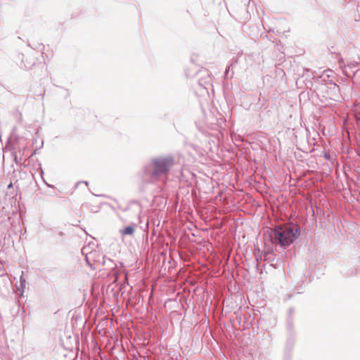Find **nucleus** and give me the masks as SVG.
Wrapping results in <instances>:
<instances>
[{"mask_svg":"<svg viewBox=\"0 0 360 360\" xmlns=\"http://www.w3.org/2000/svg\"><path fill=\"white\" fill-rule=\"evenodd\" d=\"M174 165V158L172 155H160L153 158L148 165L145 166L143 174L146 181L153 183L162 176H167Z\"/></svg>","mask_w":360,"mask_h":360,"instance_id":"nucleus-1","label":"nucleus"},{"mask_svg":"<svg viewBox=\"0 0 360 360\" xmlns=\"http://www.w3.org/2000/svg\"><path fill=\"white\" fill-rule=\"evenodd\" d=\"M300 234V230L297 226H276L271 230L270 240L273 244L285 249L293 243Z\"/></svg>","mask_w":360,"mask_h":360,"instance_id":"nucleus-2","label":"nucleus"},{"mask_svg":"<svg viewBox=\"0 0 360 360\" xmlns=\"http://www.w3.org/2000/svg\"><path fill=\"white\" fill-rule=\"evenodd\" d=\"M14 212L15 211L13 210L11 212H5L6 219H4L0 223V243H1V239L5 241L6 239H9L11 235L16 232V227L19 222L15 221L11 217V214H13Z\"/></svg>","mask_w":360,"mask_h":360,"instance_id":"nucleus-3","label":"nucleus"},{"mask_svg":"<svg viewBox=\"0 0 360 360\" xmlns=\"http://www.w3.org/2000/svg\"><path fill=\"white\" fill-rule=\"evenodd\" d=\"M103 266H104V269H106V270H108V271H110V273L112 274V275L115 278V281L117 280V271L115 270L116 267H117V265L115 263V262L113 260H112L111 259L108 258V257H106L105 256H104L103 258H102V261L101 262H99Z\"/></svg>","mask_w":360,"mask_h":360,"instance_id":"nucleus-4","label":"nucleus"},{"mask_svg":"<svg viewBox=\"0 0 360 360\" xmlns=\"http://www.w3.org/2000/svg\"><path fill=\"white\" fill-rule=\"evenodd\" d=\"M136 224H132L129 226H125L120 230V233L122 236H133L135 231Z\"/></svg>","mask_w":360,"mask_h":360,"instance_id":"nucleus-5","label":"nucleus"},{"mask_svg":"<svg viewBox=\"0 0 360 360\" xmlns=\"http://www.w3.org/2000/svg\"><path fill=\"white\" fill-rule=\"evenodd\" d=\"M6 275L7 273L6 269L0 267V277L1 278L2 281L4 282L8 287H11V285L10 280Z\"/></svg>","mask_w":360,"mask_h":360,"instance_id":"nucleus-6","label":"nucleus"},{"mask_svg":"<svg viewBox=\"0 0 360 360\" xmlns=\"http://www.w3.org/2000/svg\"><path fill=\"white\" fill-rule=\"evenodd\" d=\"M26 288V281L22 277V276L20 278V285L18 287V290L20 291V292H24Z\"/></svg>","mask_w":360,"mask_h":360,"instance_id":"nucleus-7","label":"nucleus"},{"mask_svg":"<svg viewBox=\"0 0 360 360\" xmlns=\"http://www.w3.org/2000/svg\"><path fill=\"white\" fill-rule=\"evenodd\" d=\"M295 342V337L292 336L289 338L286 342V347H288L290 350L292 348Z\"/></svg>","mask_w":360,"mask_h":360,"instance_id":"nucleus-8","label":"nucleus"},{"mask_svg":"<svg viewBox=\"0 0 360 360\" xmlns=\"http://www.w3.org/2000/svg\"><path fill=\"white\" fill-rule=\"evenodd\" d=\"M344 65H345V66H347L349 68H354L358 66L359 63L356 62V61H350V62L347 61V64H344Z\"/></svg>","mask_w":360,"mask_h":360,"instance_id":"nucleus-9","label":"nucleus"},{"mask_svg":"<svg viewBox=\"0 0 360 360\" xmlns=\"http://www.w3.org/2000/svg\"><path fill=\"white\" fill-rule=\"evenodd\" d=\"M234 65V63H232L225 70V72H224V77H228V75H229V70H230V68L231 67H233Z\"/></svg>","mask_w":360,"mask_h":360,"instance_id":"nucleus-10","label":"nucleus"},{"mask_svg":"<svg viewBox=\"0 0 360 360\" xmlns=\"http://www.w3.org/2000/svg\"><path fill=\"white\" fill-rule=\"evenodd\" d=\"M272 253V250H268L266 252H265L264 253V259L265 260H267V259H270V258L269 257V255H271Z\"/></svg>","mask_w":360,"mask_h":360,"instance_id":"nucleus-11","label":"nucleus"},{"mask_svg":"<svg viewBox=\"0 0 360 360\" xmlns=\"http://www.w3.org/2000/svg\"><path fill=\"white\" fill-rule=\"evenodd\" d=\"M81 184H84L86 186L89 185V182L88 181H79V182L77 183L76 187H77Z\"/></svg>","mask_w":360,"mask_h":360,"instance_id":"nucleus-12","label":"nucleus"},{"mask_svg":"<svg viewBox=\"0 0 360 360\" xmlns=\"http://www.w3.org/2000/svg\"><path fill=\"white\" fill-rule=\"evenodd\" d=\"M292 328V325L290 323H288V328L291 330Z\"/></svg>","mask_w":360,"mask_h":360,"instance_id":"nucleus-13","label":"nucleus"},{"mask_svg":"<svg viewBox=\"0 0 360 360\" xmlns=\"http://www.w3.org/2000/svg\"><path fill=\"white\" fill-rule=\"evenodd\" d=\"M255 257H256V260L258 261L259 257H262V255H259V257H258V255H256Z\"/></svg>","mask_w":360,"mask_h":360,"instance_id":"nucleus-14","label":"nucleus"},{"mask_svg":"<svg viewBox=\"0 0 360 360\" xmlns=\"http://www.w3.org/2000/svg\"><path fill=\"white\" fill-rule=\"evenodd\" d=\"M255 257H256V260L258 261L259 257H262V255H259V257H258V255H256Z\"/></svg>","mask_w":360,"mask_h":360,"instance_id":"nucleus-15","label":"nucleus"},{"mask_svg":"<svg viewBox=\"0 0 360 360\" xmlns=\"http://www.w3.org/2000/svg\"><path fill=\"white\" fill-rule=\"evenodd\" d=\"M255 257H256V260L258 261L259 257H262V255H259V257H258V255H256Z\"/></svg>","mask_w":360,"mask_h":360,"instance_id":"nucleus-16","label":"nucleus"},{"mask_svg":"<svg viewBox=\"0 0 360 360\" xmlns=\"http://www.w3.org/2000/svg\"><path fill=\"white\" fill-rule=\"evenodd\" d=\"M8 188H11V187H12V183H11V184L8 185Z\"/></svg>","mask_w":360,"mask_h":360,"instance_id":"nucleus-17","label":"nucleus"},{"mask_svg":"<svg viewBox=\"0 0 360 360\" xmlns=\"http://www.w3.org/2000/svg\"><path fill=\"white\" fill-rule=\"evenodd\" d=\"M44 174V171L42 170V169H41V174L42 175Z\"/></svg>","mask_w":360,"mask_h":360,"instance_id":"nucleus-18","label":"nucleus"},{"mask_svg":"<svg viewBox=\"0 0 360 360\" xmlns=\"http://www.w3.org/2000/svg\"><path fill=\"white\" fill-rule=\"evenodd\" d=\"M153 294H150V296L148 297V300H150V297H152Z\"/></svg>","mask_w":360,"mask_h":360,"instance_id":"nucleus-19","label":"nucleus"},{"mask_svg":"<svg viewBox=\"0 0 360 360\" xmlns=\"http://www.w3.org/2000/svg\"><path fill=\"white\" fill-rule=\"evenodd\" d=\"M20 296H21V297H24V294H23V293H21V294H20Z\"/></svg>","mask_w":360,"mask_h":360,"instance_id":"nucleus-20","label":"nucleus"},{"mask_svg":"<svg viewBox=\"0 0 360 360\" xmlns=\"http://www.w3.org/2000/svg\"><path fill=\"white\" fill-rule=\"evenodd\" d=\"M335 85V88H338V86H337V84H334Z\"/></svg>","mask_w":360,"mask_h":360,"instance_id":"nucleus-21","label":"nucleus"},{"mask_svg":"<svg viewBox=\"0 0 360 360\" xmlns=\"http://www.w3.org/2000/svg\"><path fill=\"white\" fill-rule=\"evenodd\" d=\"M290 313H292V309H290Z\"/></svg>","mask_w":360,"mask_h":360,"instance_id":"nucleus-22","label":"nucleus"}]
</instances>
